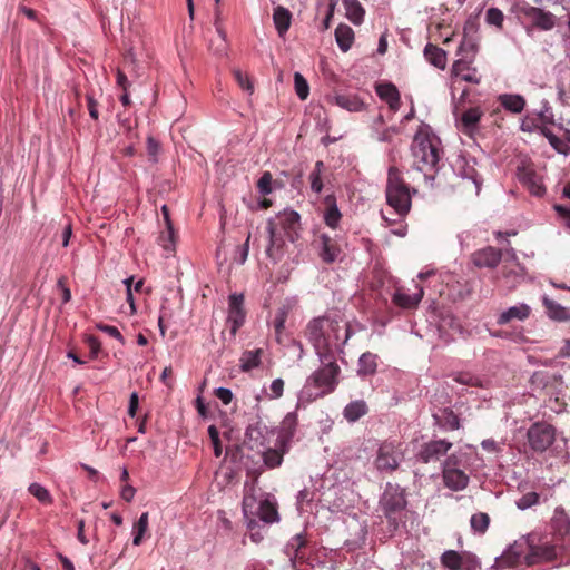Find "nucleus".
<instances>
[{"label": "nucleus", "mask_w": 570, "mask_h": 570, "mask_svg": "<svg viewBox=\"0 0 570 570\" xmlns=\"http://www.w3.org/2000/svg\"><path fill=\"white\" fill-rule=\"evenodd\" d=\"M335 101L348 111H360L363 107V102L355 95H337Z\"/></svg>", "instance_id": "obj_41"}, {"label": "nucleus", "mask_w": 570, "mask_h": 570, "mask_svg": "<svg viewBox=\"0 0 570 570\" xmlns=\"http://www.w3.org/2000/svg\"><path fill=\"white\" fill-rule=\"evenodd\" d=\"M465 453H451L442 463V471L465 469Z\"/></svg>", "instance_id": "obj_42"}, {"label": "nucleus", "mask_w": 570, "mask_h": 570, "mask_svg": "<svg viewBox=\"0 0 570 570\" xmlns=\"http://www.w3.org/2000/svg\"><path fill=\"white\" fill-rule=\"evenodd\" d=\"M288 448H281L277 449H268L263 453V461L264 464L269 468L274 469L282 464L284 453L287 451Z\"/></svg>", "instance_id": "obj_38"}, {"label": "nucleus", "mask_w": 570, "mask_h": 570, "mask_svg": "<svg viewBox=\"0 0 570 570\" xmlns=\"http://www.w3.org/2000/svg\"><path fill=\"white\" fill-rule=\"evenodd\" d=\"M98 104L97 101L94 99L92 96L90 95H87V107H88V111H89V115L92 119L97 120L99 118V114H98V108H97Z\"/></svg>", "instance_id": "obj_60"}, {"label": "nucleus", "mask_w": 570, "mask_h": 570, "mask_svg": "<svg viewBox=\"0 0 570 570\" xmlns=\"http://www.w3.org/2000/svg\"><path fill=\"white\" fill-rule=\"evenodd\" d=\"M416 292L413 294H407L403 288H396L393 294L392 302L402 308H415L423 297V288L419 285H415Z\"/></svg>", "instance_id": "obj_20"}, {"label": "nucleus", "mask_w": 570, "mask_h": 570, "mask_svg": "<svg viewBox=\"0 0 570 570\" xmlns=\"http://www.w3.org/2000/svg\"><path fill=\"white\" fill-rule=\"evenodd\" d=\"M540 495L537 492H528L523 494L518 501L517 507L525 510L539 503Z\"/></svg>", "instance_id": "obj_48"}, {"label": "nucleus", "mask_w": 570, "mask_h": 570, "mask_svg": "<svg viewBox=\"0 0 570 570\" xmlns=\"http://www.w3.org/2000/svg\"><path fill=\"white\" fill-rule=\"evenodd\" d=\"M335 39L338 48L346 52L353 45L354 31L350 26L340 23L335 29Z\"/></svg>", "instance_id": "obj_30"}, {"label": "nucleus", "mask_w": 570, "mask_h": 570, "mask_svg": "<svg viewBox=\"0 0 570 570\" xmlns=\"http://www.w3.org/2000/svg\"><path fill=\"white\" fill-rule=\"evenodd\" d=\"M502 259V250L492 246L478 249L471 255V261L479 268H494Z\"/></svg>", "instance_id": "obj_16"}, {"label": "nucleus", "mask_w": 570, "mask_h": 570, "mask_svg": "<svg viewBox=\"0 0 570 570\" xmlns=\"http://www.w3.org/2000/svg\"><path fill=\"white\" fill-rule=\"evenodd\" d=\"M257 515L265 523L278 521L279 517L276 503L272 502L269 499L262 500L257 508Z\"/></svg>", "instance_id": "obj_33"}, {"label": "nucleus", "mask_w": 570, "mask_h": 570, "mask_svg": "<svg viewBox=\"0 0 570 570\" xmlns=\"http://www.w3.org/2000/svg\"><path fill=\"white\" fill-rule=\"evenodd\" d=\"M85 342L90 350V358H97L101 348L100 341L94 335H87Z\"/></svg>", "instance_id": "obj_53"}, {"label": "nucleus", "mask_w": 570, "mask_h": 570, "mask_svg": "<svg viewBox=\"0 0 570 570\" xmlns=\"http://www.w3.org/2000/svg\"><path fill=\"white\" fill-rule=\"evenodd\" d=\"M497 284L507 292L515 289L522 281L521 267L517 262L505 261L500 275L497 276Z\"/></svg>", "instance_id": "obj_14"}, {"label": "nucleus", "mask_w": 570, "mask_h": 570, "mask_svg": "<svg viewBox=\"0 0 570 570\" xmlns=\"http://www.w3.org/2000/svg\"><path fill=\"white\" fill-rule=\"evenodd\" d=\"M465 178H466V181L469 184H472L474 186V189H475V194H479V190H480V181H479V178H478V174L476 171L474 170V168H469L466 170V174H465Z\"/></svg>", "instance_id": "obj_59"}, {"label": "nucleus", "mask_w": 570, "mask_h": 570, "mask_svg": "<svg viewBox=\"0 0 570 570\" xmlns=\"http://www.w3.org/2000/svg\"><path fill=\"white\" fill-rule=\"evenodd\" d=\"M322 363V367L315 371L311 380L314 385L322 389V394L332 393L338 384L340 366L336 363L335 354L317 355Z\"/></svg>", "instance_id": "obj_6"}, {"label": "nucleus", "mask_w": 570, "mask_h": 570, "mask_svg": "<svg viewBox=\"0 0 570 570\" xmlns=\"http://www.w3.org/2000/svg\"><path fill=\"white\" fill-rule=\"evenodd\" d=\"M245 316L244 295L237 293L229 295L227 322L230 324L232 335H235L244 324Z\"/></svg>", "instance_id": "obj_15"}, {"label": "nucleus", "mask_w": 570, "mask_h": 570, "mask_svg": "<svg viewBox=\"0 0 570 570\" xmlns=\"http://www.w3.org/2000/svg\"><path fill=\"white\" fill-rule=\"evenodd\" d=\"M470 524L475 533L484 534L490 524V517L485 512H478L471 517Z\"/></svg>", "instance_id": "obj_43"}, {"label": "nucleus", "mask_w": 570, "mask_h": 570, "mask_svg": "<svg viewBox=\"0 0 570 570\" xmlns=\"http://www.w3.org/2000/svg\"><path fill=\"white\" fill-rule=\"evenodd\" d=\"M440 562L449 570H471L474 566V557L468 551L446 550L441 554Z\"/></svg>", "instance_id": "obj_13"}, {"label": "nucleus", "mask_w": 570, "mask_h": 570, "mask_svg": "<svg viewBox=\"0 0 570 570\" xmlns=\"http://www.w3.org/2000/svg\"><path fill=\"white\" fill-rule=\"evenodd\" d=\"M323 219L325 224L332 229H336L342 219V214L336 204L335 195H327L323 200Z\"/></svg>", "instance_id": "obj_21"}, {"label": "nucleus", "mask_w": 570, "mask_h": 570, "mask_svg": "<svg viewBox=\"0 0 570 570\" xmlns=\"http://www.w3.org/2000/svg\"><path fill=\"white\" fill-rule=\"evenodd\" d=\"M208 435L212 440L213 448H214V454L216 458H219L222 455V443L219 440V432L215 425H210L208 428Z\"/></svg>", "instance_id": "obj_51"}, {"label": "nucleus", "mask_w": 570, "mask_h": 570, "mask_svg": "<svg viewBox=\"0 0 570 570\" xmlns=\"http://www.w3.org/2000/svg\"><path fill=\"white\" fill-rule=\"evenodd\" d=\"M233 76L236 80V82L238 83V86L249 92V94H253L254 91V86L248 77V75L244 73L242 70L239 69H233Z\"/></svg>", "instance_id": "obj_47"}, {"label": "nucleus", "mask_w": 570, "mask_h": 570, "mask_svg": "<svg viewBox=\"0 0 570 570\" xmlns=\"http://www.w3.org/2000/svg\"><path fill=\"white\" fill-rule=\"evenodd\" d=\"M278 228L285 233L291 242H294L298 237V230L301 228L298 213L295 210H284L267 220L266 229L269 237V245L266 249V254L271 258H276L277 252L284 244L282 237L277 234Z\"/></svg>", "instance_id": "obj_3"}, {"label": "nucleus", "mask_w": 570, "mask_h": 570, "mask_svg": "<svg viewBox=\"0 0 570 570\" xmlns=\"http://www.w3.org/2000/svg\"><path fill=\"white\" fill-rule=\"evenodd\" d=\"M433 416L436 420V423L445 430L454 431L460 429V420L450 409H444L440 416L436 414Z\"/></svg>", "instance_id": "obj_36"}, {"label": "nucleus", "mask_w": 570, "mask_h": 570, "mask_svg": "<svg viewBox=\"0 0 570 570\" xmlns=\"http://www.w3.org/2000/svg\"><path fill=\"white\" fill-rule=\"evenodd\" d=\"M273 21L281 37H283L291 27L292 13L288 9L277 6L273 12Z\"/></svg>", "instance_id": "obj_29"}, {"label": "nucleus", "mask_w": 570, "mask_h": 570, "mask_svg": "<svg viewBox=\"0 0 570 570\" xmlns=\"http://www.w3.org/2000/svg\"><path fill=\"white\" fill-rule=\"evenodd\" d=\"M306 546V540L303 534L294 535L287 544V553L291 554V550L293 551V556L295 558H303L301 554V550Z\"/></svg>", "instance_id": "obj_46"}, {"label": "nucleus", "mask_w": 570, "mask_h": 570, "mask_svg": "<svg viewBox=\"0 0 570 570\" xmlns=\"http://www.w3.org/2000/svg\"><path fill=\"white\" fill-rule=\"evenodd\" d=\"M471 60L465 58L458 59L452 66V75L471 83H479L480 79L475 75V69L471 68Z\"/></svg>", "instance_id": "obj_23"}, {"label": "nucleus", "mask_w": 570, "mask_h": 570, "mask_svg": "<svg viewBox=\"0 0 570 570\" xmlns=\"http://www.w3.org/2000/svg\"><path fill=\"white\" fill-rule=\"evenodd\" d=\"M542 304L546 308L547 315L554 321L558 322H567L570 321V307H564L557 303L556 301L544 296L542 299Z\"/></svg>", "instance_id": "obj_24"}, {"label": "nucleus", "mask_w": 570, "mask_h": 570, "mask_svg": "<svg viewBox=\"0 0 570 570\" xmlns=\"http://www.w3.org/2000/svg\"><path fill=\"white\" fill-rule=\"evenodd\" d=\"M353 331L347 322L338 315H325L313 318L305 328V336L312 343L317 355L335 354L352 336Z\"/></svg>", "instance_id": "obj_1"}, {"label": "nucleus", "mask_w": 570, "mask_h": 570, "mask_svg": "<svg viewBox=\"0 0 570 570\" xmlns=\"http://www.w3.org/2000/svg\"><path fill=\"white\" fill-rule=\"evenodd\" d=\"M284 392V381L282 379H276L271 384V396L269 399H278L283 395Z\"/></svg>", "instance_id": "obj_57"}, {"label": "nucleus", "mask_w": 570, "mask_h": 570, "mask_svg": "<svg viewBox=\"0 0 570 570\" xmlns=\"http://www.w3.org/2000/svg\"><path fill=\"white\" fill-rule=\"evenodd\" d=\"M262 352L263 351L261 348L245 351L240 357L242 370L244 372H248L253 368H256L261 364Z\"/></svg>", "instance_id": "obj_37"}, {"label": "nucleus", "mask_w": 570, "mask_h": 570, "mask_svg": "<svg viewBox=\"0 0 570 570\" xmlns=\"http://www.w3.org/2000/svg\"><path fill=\"white\" fill-rule=\"evenodd\" d=\"M297 428V415L294 412L286 414L283 419L277 438L281 448H288Z\"/></svg>", "instance_id": "obj_19"}, {"label": "nucleus", "mask_w": 570, "mask_h": 570, "mask_svg": "<svg viewBox=\"0 0 570 570\" xmlns=\"http://www.w3.org/2000/svg\"><path fill=\"white\" fill-rule=\"evenodd\" d=\"M377 358L379 356L374 353H363L358 358L357 374L363 377L374 375L377 370Z\"/></svg>", "instance_id": "obj_28"}, {"label": "nucleus", "mask_w": 570, "mask_h": 570, "mask_svg": "<svg viewBox=\"0 0 570 570\" xmlns=\"http://www.w3.org/2000/svg\"><path fill=\"white\" fill-rule=\"evenodd\" d=\"M531 308L527 304L512 306L500 314L498 324H508L512 320L524 321L530 316Z\"/></svg>", "instance_id": "obj_26"}, {"label": "nucleus", "mask_w": 570, "mask_h": 570, "mask_svg": "<svg viewBox=\"0 0 570 570\" xmlns=\"http://www.w3.org/2000/svg\"><path fill=\"white\" fill-rule=\"evenodd\" d=\"M136 489L129 484L122 487L120 495L126 502H130L134 499Z\"/></svg>", "instance_id": "obj_62"}, {"label": "nucleus", "mask_w": 570, "mask_h": 570, "mask_svg": "<svg viewBox=\"0 0 570 570\" xmlns=\"http://www.w3.org/2000/svg\"><path fill=\"white\" fill-rule=\"evenodd\" d=\"M308 179L312 191L320 194L323 189L322 174L311 173Z\"/></svg>", "instance_id": "obj_56"}, {"label": "nucleus", "mask_w": 570, "mask_h": 570, "mask_svg": "<svg viewBox=\"0 0 570 570\" xmlns=\"http://www.w3.org/2000/svg\"><path fill=\"white\" fill-rule=\"evenodd\" d=\"M444 485L452 491H462L469 484V475L463 469L442 471Z\"/></svg>", "instance_id": "obj_22"}, {"label": "nucleus", "mask_w": 570, "mask_h": 570, "mask_svg": "<svg viewBox=\"0 0 570 570\" xmlns=\"http://www.w3.org/2000/svg\"><path fill=\"white\" fill-rule=\"evenodd\" d=\"M147 150H148L149 156H151L154 158L156 157V155L159 150V144L153 137H148V139H147Z\"/></svg>", "instance_id": "obj_64"}, {"label": "nucleus", "mask_w": 570, "mask_h": 570, "mask_svg": "<svg viewBox=\"0 0 570 570\" xmlns=\"http://www.w3.org/2000/svg\"><path fill=\"white\" fill-rule=\"evenodd\" d=\"M401 444L394 441H384L377 450L375 466L381 472L391 473L395 471L403 460Z\"/></svg>", "instance_id": "obj_8"}, {"label": "nucleus", "mask_w": 570, "mask_h": 570, "mask_svg": "<svg viewBox=\"0 0 570 570\" xmlns=\"http://www.w3.org/2000/svg\"><path fill=\"white\" fill-rule=\"evenodd\" d=\"M215 396L219 399L225 405L229 404L233 400V393L229 389L218 387L214 392Z\"/></svg>", "instance_id": "obj_58"}, {"label": "nucleus", "mask_w": 570, "mask_h": 570, "mask_svg": "<svg viewBox=\"0 0 570 570\" xmlns=\"http://www.w3.org/2000/svg\"><path fill=\"white\" fill-rule=\"evenodd\" d=\"M518 179L533 196L541 197L546 193L541 176L535 171L532 165H522L518 167Z\"/></svg>", "instance_id": "obj_11"}, {"label": "nucleus", "mask_w": 570, "mask_h": 570, "mask_svg": "<svg viewBox=\"0 0 570 570\" xmlns=\"http://www.w3.org/2000/svg\"><path fill=\"white\" fill-rule=\"evenodd\" d=\"M524 14L531 20L533 27L540 30H551L556 26V17L549 11H544L541 8L529 7L524 10Z\"/></svg>", "instance_id": "obj_17"}, {"label": "nucleus", "mask_w": 570, "mask_h": 570, "mask_svg": "<svg viewBox=\"0 0 570 570\" xmlns=\"http://www.w3.org/2000/svg\"><path fill=\"white\" fill-rule=\"evenodd\" d=\"M249 491L250 493H245L243 498V511L245 514L254 513L253 509L256 503V498L253 493L255 491L254 487H252Z\"/></svg>", "instance_id": "obj_54"}, {"label": "nucleus", "mask_w": 570, "mask_h": 570, "mask_svg": "<svg viewBox=\"0 0 570 570\" xmlns=\"http://www.w3.org/2000/svg\"><path fill=\"white\" fill-rule=\"evenodd\" d=\"M525 551L522 544H514L510 547V549L503 553L502 562L507 563L510 567L517 566L524 559Z\"/></svg>", "instance_id": "obj_39"}, {"label": "nucleus", "mask_w": 570, "mask_h": 570, "mask_svg": "<svg viewBox=\"0 0 570 570\" xmlns=\"http://www.w3.org/2000/svg\"><path fill=\"white\" fill-rule=\"evenodd\" d=\"M149 524V514L148 512L141 513L138 521L134 524V546H140L144 539V535L148 531Z\"/></svg>", "instance_id": "obj_40"}, {"label": "nucleus", "mask_w": 570, "mask_h": 570, "mask_svg": "<svg viewBox=\"0 0 570 570\" xmlns=\"http://www.w3.org/2000/svg\"><path fill=\"white\" fill-rule=\"evenodd\" d=\"M368 412V407L365 401L357 400L348 403L343 411L344 417L348 422H356L358 419L364 416Z\"/></svg>", "instance_id": "obj_34"}, {"label": "nucleus", "mask_w": 570, "mask_h": 570, "mask_svg": "<svg viewBox=\"0 0 570 570\" xmlns=\"http://www.w3.org/2000/svg\"><path fill=\"white\" fill-rule=\"evenodd\" d=\"M346 18L354 24H361L364 20L365 10L358 0H344Z\"/></svg>", "instance_id": "obj_35"}, {"label": "nucleus", "mask_w": 570, "mask_h": 570, "mask_svg": "<svg viewBox=\"0 0 570 570\" xmlns=\"http://www.w3.org/2000/svg\"><path fill=\"white\" fill-rule=\"evenodd\" d=\"M455 381L464 385L482 386V381L471 373H460L455 377Z\"/></svg>", "instance_id": "obj_52"}, {"label": "nucleus", "mask_w": 570, "mask_h": 570, "mask_svg": "<svg viewBox=\"0 0 570 570\" xmlns=\"http://www.w3.org/2000/svg\"><path fill=\"white\" fill-rule=\"evenodd\" d=\"M504 20L503 12L498 8H489L485 14V21L489 24H493L498 28H502Z\"/></svg>", "instance_id": "obj_49"}, {"label": "nucleus", "mask_w": 570, "mask_h": 570, "mask_svg": "<svg viewBox=\"0 0 570 570\" xmlns=\"http://www.w3.org/2000/svg\"><path fill=\"white\" fill-rule=\"evenodd\" d=\"M28 491L42 504H51L53 502L50 492L39 483H31L28 487Z\"/></svg>", "instance_id": "obj_44"}, {"label": "nucleus", "mask_w": 570, "mask_h": 570, "mask_svg": "<svg viewBox=\"0 0 570 570\" xmlns=\"http://www.w3.org/2000/svg\"><path fill=\"white\" fill-rule=\"evenodd\" d=\"M377 96L385 100L392 110L400 107V92L393 83H381L376 86Z\"/></svg>", "instance_id": "obj_25"}, {"label": "nucleus", "mask_w": 570, "mask_h": 570, "mask_svg": "<svg viewBox=\"0 0 570 570\" xmlns=\"http://www.w3.org/2000/svg\"><path fill=\"white\" fill-rule=\"evenodd\" d=\"M134 278L132 277H129L125 281V284H126V287H127V302L129 303L130 305V312L131 314L136 313V307H135V304H134V296H132V289H131V283H132Z\"/></svg>", "instance_id": "obj_61"}, {"label": "nucleus", "mask_w": 570, "mask_h": 570, "mask_svg": "<svg viewBox=\"0 0 570 570\" xmlns=\"http://www.w3.org/2000/svg\"><path fill=\"white\" fill-rule=\"evenodd\" d=\"M272 181H273L272 174L269 171H265L257 181V188H258L259 193H262L263 195L271 194L272 193Z\"/></svg>", "instance_id": "obj_50"}, {"label": "nucleus", "mask_w": 570, "mask_h": 570, "mask_svg": "<svg viewBox=\"0 0 570 570\" xmlns=\"http://www.w3.org/2000/svg\"><path fill=\"white\" fill-rule=\"evenodd\" d=\"M481 116L482 111L479 107L465 110L461 116L462 131L471 136L476 130Z\"/></svg>", "instance_id": "obj_27"}, {"label": "nucleus", "mask_w": 570, "mask_h": 570, "mask_svg": "<svg viewBox=\"0 0 570 570\" xmlns=\"http://www.w3.org/2000/svg\"><path fill=\"white\" fill-rule=\"evenodd\" d=\"M97 328L101 332L107 333L111 337L118 340L121 344H125L124 336L121 335V333L119 332V330L117 327L100 323V324H97Z\"/></svg>", "instance_id": "obj_55"}, {"label": "nucleus", "mask_w": 570, "mask_h": 570, "mask_svg": "<svg viewBox=\"0 0 570 570\" xmlns=\"http://www.w3.org/2000/svg\"><path fill=\"white\" fill-rule=\"evenodd\" d=\"M315 243L318 244L320 256L323 262L330 264L336 261L341 253V248L335 239L326 234H321Z\"/></svg>", "instance_id": "obj_18"}, {"label": "nucleus", "mask_w": 570, "mask_h": 570, "mask_svg": "<svg viewBox=\"0 0 570 570\" xmlns=\"http://www.w3.org/2000/svg\"><path fill=\"white\" fill-rule=\"evenodd\" d=\"M557 544L550 542H543L538 546H530L529 551L524 556V562L527 566H533L537 563L552 562L559 559L560 550Z\"/></svg>", "instance_id": "obj_10"}, {"label": "nucleus", "mask_w": 570, "mask_h": 570, "mask_svg": "<svg viewBox=\"0 0 570 570\" xmlns=\"http://www.w3.org/2000/svg\"><path fill=\"white\" fill-rule=\"evenodd\" d=\"M498 100L505 110L513 114H520L525 107V99L521 95L502 94Z\"/></svg>", "instance_id": "obj_31"}, {"label": "nucleus", "mask_w": 570, "mask_h": 570, "mask_svg": "<svg viewBox=\"0 0 570 570\" xmlns=\"http://www.w3.org/2000/svg\"><path fill=\"white\" fill-rule=\"evenodd\" d=\"M440 140L428 128H420L412 141V155L414 158L413 166L424 173L434 170L440 160Z\"/></svg>", "instance_id": "obj_2"}, {"label": "nucleus", "mask_w": 570, "mask_h": 570, "mask_svg": "<svg viewBox=\"0 0 570 570\" xmlns=\"http://www.w3.org/2000/svg\"><path fill=\"white\" fill-rule=\"evenodd\" d=\"M138 404H139L138 394L136 392H134L130 395L129 407H128V414L131 417H134L136 415V412H137V409H138Z\"/></svg>", "instance_id": "obj_63"}, {"label": "nucleus", "mask_w": 570, "mask_h": 570, "mask_svg": "<svg viewBox=\"0 0 570 570\" xmlns=\"http://www.w3.org/2000/svg\"><path fill=\"white\" fill-rule=\"evenodd\" d=\"M294 86L298 98L301 100H305L309 94V86L306 79L299 72H295L294 75Z\"/></svg>", "instance_id": "obj_45"}, {"label": "nucleus", "mask_w": 570, "mask_h": 570, "mask_svg": "<svg viewBox=\"0 0 570 570\" xmlns=\"http://www.w3.org/2000/svg\"><path fill=\"white\" fill-rule=\"evenodd\" d=\"M386 200L400 216H405L411 209L410 187L402 173L394 166L390 167L387 173Z\"/></svg>", "instance_id": "obj_4"}, {"label": "nucleus", "mask_w": 570, "mask_h": 570, "mask_svg": "<svg viewBox=\"0 0 570 570\" xmlns=\"http://www.w3.org/2000/svg\"><path fill=\"white\" fill-rule=\"evenodd\" d=\"M557 436L556 428L544 421L530 425L527 432L529 448L535 453H543L551 448Z\"/></svg>", "instance_id": "obj_7"}, {"label": "nucleus", "mask_w": 570, "mask_h": 570, "mask_svg": "<svg viewBox=\"0 0 570 570\" xmlns=\"http://www.w3.org/2000/svg\"><path fill=\"white\" fill-rule=\"evenodd\" d=\"M551 529L553 535L562 541V548L570 550V518L563 508L558 507L554 509L551 518Z\"/></svg>", "instance_id": "obj_12"}, {"label": "nucleus", "mask_w": 570, "mask_h": 570, "mask_svg": "<svg viewBox=\"0 0 570 570\" xmlns=\"http://www.w3.org/2000/svg\"><path fill=\"white\" fill-rule=\"evenodd\" d=\"M452 442L440 439L423 443L416 454L417 460L424 464L438 462L452 449Z\"/></svg>", "instance_id": "obj_9"}, {"label": "nucleus", "mask_w": 570, "mask_h": 570, "mask_svg": "<svg viewBox=\"0 0 570 570\" xmlns=\"http://www.w3.org/2000/svg\"><path fill=\"white\" fill-rule=\"evenodd\" d=\"M424 57L431 65L439 69H444L446 66V53L438 46L428 43L424 48Z\"/></svg>", "instance_id": "obj_32"}, {"label": "nucleus", "mask_w": 570, "mask_h": 570, "mask_svg": "<svg viewBox=\"0 0 570 570\" xmlns=\"http://www.w3.org/2000/svg\"><path fill=\"white\" fill-rule=\"evenodd\" d=\"M380 505L389 521V524L396 529L401 521V513L407 505L404 489H402L399 484L389 482L380 499Z\"/></svg>", "instance_id": "obj_5"}]
</instances>
